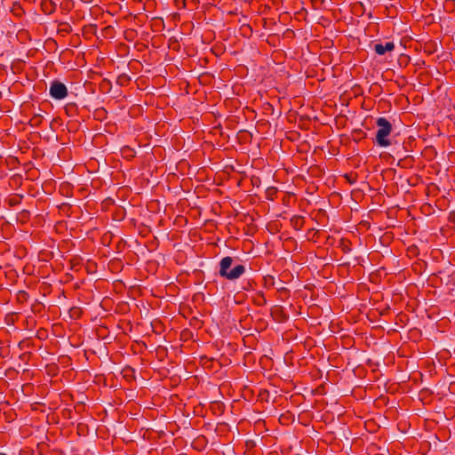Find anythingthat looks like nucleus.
<instances>
[{
  "instance_id": "nucleus-1",
  "label": "nucleus",
  "mask_w": 455,
  "mask_h": 455,
  "mask_svg": "<svg viewBox=\"0 0 455 455\" xmlns=\"http://www.w3.org/2000/svg\"><path fill=\"white\" fill-rule=\"evenodd\" d=\"M233 262V258L230 256L224 257L220 260L219 274L221 277L228 280H235L245 273V267L242 264L235 265L232 269H229Z\"/></svg>"
},
{
  "instance_id": "nucleus-2",
  "label": "nucleus",
  "mask_w": 455,
  "mask_h": 455,
  "mask_svg": "<svg viewBox=\"0 0 455 455\" xmlns=\"http://www.w3.org/2000/svg\"><path fill=\"white\" fill-rule=\"evenodd\" d=\"M378 131L376 133L375 141L382 148L389 147L392 143L388 139L392 132V124L385 117H379L376 121Z\"/></svg>"
},
{
  "instance_id": "nucleus-3",
  "label": "nucleus",
  "mask_w": 455,
  "mask_h": 455,
  "mask_svg": "<svg viewBox=\"0 0 455 455\" xmlns=\"http://www.w3.org/2000/svg\"><path fill=\"white\" fill-rule=\"evenodd\" d=\"M156 343H135L132 346V348L134 353H140L142 351V347H145L146 349L149 348L150 351L154 349L156 352V356L158 358L159 361L164 360V358L169 356L168 348L162 345L155 346Z\"/></svg>"
},
{
  "instance_id": "nucleus-4",
  "label": "nucleus",
  "mask_w": 455,
  "mask_h": 455,
  "mask_svg": "<svg viewBox=\"0 0 455 455\" xmlns=\"http://www.w3.org/2000/svg\"><path fill=\"white\" fill-rule=\"evenodd\" d=\"M49 94L52 99L56 100H61L68 96V91L67 86L62 82L59 80H53L50 84Z\"/></svg>"
},
{
  "instance_id": "nucleus-5",
  "label": "nucleus",
  "mask_w": 455,
  "mask_h": 455,
  "mask_svg": "<svg viewBox=\"0 0 455 455\" xmlns=\"http://www.w3.org/2000/svg\"><path fill=\"white\" fill-rule=\"evenodd\" d=\"M271 316L277 323H284L288 320L289 315L286 314L283 306L275 305L271 308Z\"/></svg>"
},
{
  "instance_id": "nucleus-6",
  "label": "nucleus",
  "mask_w": 455,
  "mask_h": 455,
  "mask_svg": "<svg viewBox=\"0 0 455 455\" xmlns=\"http://www.w3.org/2000/svg\"><path fill=\"white\" fill-rule=\"evenodd\" d=\"M395 47L393 42H387L385 44L381 43L375 44L373 49L378 55L382 56L387 52H392Z\"/></svg>"
},
{
  "instance_id": "nucleus-7",
  "label": "nucleus",
  "mask_w": 455,
  "mask_h": 455,
  "mask_svg": "<svg viewBox=\"0 0 455 455\" xmlns=\"http://www.w3.org/2000/svg\"><path fill=\"white\" fill-rule=\"evenodd\" d=\"M291 225L296 229L300 230L305 223L304 218L299 215H294L290 220Z\"/></svg>"
},
{
  "instance_id": "nucleus-8",
  "label": "nucleus",
  "mask_w": 455,
  "mask_h": 455,
  "mask_svg": "<svg viewBox=\"0 0 455 455\" xmlns=\"http://www.w3.org/2000/svg\"><path fill=\"white\" fill-rule=\"evenodd\" d=\"M122 373H123L124 378L128 381H132V380L135 379V371L133 368H132L130 366L125 367L123 370Z\"/></svg>"
},
{
  "instance_id": "nucleus-9",
  "label": "nucleus",
  "mask_w": 455,
  "mask_h": 455,
  "mask_svg": "<svg viewBox=\"0 0 455 455\" xmlns=\"http://www.w3.org/2000/svg\"><path fill=\"white\" fill-rule=\"evenodd\" d=\"M68 314L72 319H79L83 315V310L80 307H72Z\"/></svg>"
},
{
  "instance_id": "nucleus-10",
  "label": "nucleus",
  "mask_w": 455,
  "mask_h": 455,
  "mask_svg": "<svg viewBox=\"0 0 455 455\" xmlns=\"http://www.w3.org/2000/svg\"><path fill=\"white\" fill-rule=\"evenodd\" d=\"M43 119H44V117L42 115H40V114L34 115L29 120V124L31 126L37 127L42 124Z\"/></svg>"
},
{
  "instance_id": "nucleus-11",
  "label": "nucleus",
  "mask_w": 455,
  "mask_h": 455,
  "mask_svg": "<svg viewBox=\"0 0 455 455\" xmlns=\"http://www.w3.org/2000/svg\"><path fill=\"white\" fill-rule=\"evenodd\" d=\"M278 299L282 301L286 300L290 297V291L287 288L282 287L277 290Z\"/></svg>"
},
{
  "instance_id": "nucleus-12",
  "label": "nucleus",
  "mask_w": 455,
  "mask_h": 455,
  "mask_svg": "<svg viewBox=\"0 0 455 455\" xmlns=\"http://www.w3.org/2000/svg\"><path fill=\"white\" fill-rule=\"evenodd\" d=\"M254 303L258 306H263L267 303V299L262 292H259L256 298H254Z\"/></svg>"
},
{
  "instance_id": "nucleus-13",
  "label": "nucleus",
  "mask_w": 455,
  "mask_h": 455,
  "mask_svg": "<svg viewBox=\"0 0 455 455\" xmlns=\"http://www.w3.org/2000/svg\"><path fill=\"white\" fill-rule=\"evenodd\" d=\"M44 308V305L41 302H35L32 305V311L35 313H40Z\"/></svg>"
},
{
  "instance_id": "nucleus-14",
  "label": "nucleus",
  "mask_w": 455,
  "mask_h": 455,
  "mask_svg": "<svg viewBox=\"0 0 455 455\" xmlns=\"http://www.w3.org/2000/svg\"><path fill=\"white\" fill-rule=\"evenodd\" d=\"M28 298V294L24 291H20L18 294L19 300H27Z\"/></svg>"
},
{
  "instance_id": "nucleus-15",
  "label": "nucleus",
  "mask_w": 455,
  "mask_h": 455,
  "mask_svg": "<svg viewBox=\"0 0 455 455\" xmlns=\"http://www.w3.org/2000/svg\"><path fill=\"white\" fill-rule=\"evenodd\" d=\"M34 346V343H21V342H19L17 343V347L20 348V349H24L25 347H33Z\"/></svg>"
},
{
  "instance_id": "nucleus-16",
  "label": "nucleus",
  "mask_w": 455,
  "mask_h": 455,
  "mask_svg": "<svg viewBox=\"0 0 455 455\" xmlns=\"http://www.w3.org/2000/svg\"><path fill=\"white\" fill-rule=\"evenodd\" d=\"M129 77L126 75L120 76L117 79V82L123 85L124 82L128 81Z\"/></svg>"
},
{
  "instance_id": "nucleus-17",
  "label": "nucleus",
  "mask_w": 455,
  "mask_h": 455,
  "mask_svg": "<svg viewBox=\"0 0 455 455\" xmlns=\"http://www.w3.org/2000/svg\"><path fill=\"white\" fill-rule=\"evenodd\" d=\"M265 282L266 283H269L270 285H274V277L273 276H267V277H265Z\"/></svg>"
},
{
  "instance_id": "nucleus-18",
  "label": "nucleus",
  "mask_w": 455,
  "mask_h": 455,
  "mask_svg": "<svg viewBox=\"0 0 455 455\" xmlns=\"http://www.w3.org/2000/svg\"><path fill=\"white\" fill-rule=\"evenodd\" d=\"M46 333V331L45 330H40L37 331V337L38 339H44V334Z\"/></svg>"
},
{
  "instance_id": "nucleus-19",
  "label": "nucleus",
  "mask_w": 455,
  "mask_h": 455,
  "mask_svg": "<svg viewBox=\"0 0 455 455\" xmlns=\"http://www.w3.org/2000/svg\"><path fill=\"white\" fill-rule=\"evenodd\" d=\"M76 108V105L75 104H68L67 105L66 107V112L68 113V112H71V109L72 108Z\"/></svg>"
},
{
  "instance_id": "nucleus-20",
  "label": "nucleus",
  "mask_w": 455,
  "mask_h": 455,
  "mask_svg": "<svg viewBox=\"0 0 455 455\" xmlns=\"http://www.w3.org/2000/svg\"><path fill=\"white\" fill-rule=\"evenodd\" d=\"M76 108V105L75 104H68L67 105L66 107V112L68 113V112H71V109L72 108Z\"/></svg>"
},
{
  "instance_id": "nucleus-21",
  "label": "nucleus",
  "mask_w": 455,
  "mask_h": 455,
  "mask_svg": "<svg viewBox=\"0 0 455 455\" xmlns=\"http://www.w3.org/2000/svg\"><path fill=\"white\" fill-rule=\"evenodd\" d=\"M18 203H19V201H18V199H17V198H15V197H14V198H11V199L9 200V204H10V205H16Z\"/></svg>"
},
{
  "instance_id": "nucleus-22",
  "label": "nucleus",
  "mask_w": 455,
  "mask_h": 455,
  "mask_svg": "<svg viewBox=\"0 0 455 455\" xmlns=\"http://www.w3.org/2000/svg\"><path fill=\"white\" fill-rule=\"evenodd\" d=\"M303 344H304L305 348H307V349H308V350H309V349H311V348H312V347H313L312 343L305 342V343H303Z\"/></svg>"
},
{
  "instance_id": "nucleus-23",
  "label": "nucleus",
  "mask_w": 455,
  "mask_h": 455,
  "mask_svg": "<svg viewBox=\"0 0 455 455\" xmlns=\"http://www.w3.org/2000/svg\"><path fill=\"white\" fill-rule=\"evenodd\" d=\"M326 349H331L332 343H323Z\"/></svg>"
},
{
  "instance_id": "nucleus-24",
  "label": "nucleus",
  "mask_w": 455,
  "mask_h": 455,
  "mask_svg": "<svg viewBox=\"0 0 455 455\" xmlns=\"http://www.w3.org/2000/svg\"><path fill=\"white\" fill-rule=\"evenodd\" d=\"M172 353H174L175 355H177L178 353V347H172ZM179 352H181V350L180 349Z\"/></svg>"
},
{
  "instance_id": "nucleus-25",
  "label": "nucleus",
  "mask_w": 455,
  "mask_h": 455,
  "mask_svg": "<svg viewBox=\"0 0 455 455\" xmlns=\"http://www.w3.org/2000/svg\"><path fill=\"white\" fill-rule=\"evenodd\" d=\"M446 355H451V353H450L449 349H445V351L443 352L442 356H445Z\"/></svg>"
},
{
  "instance_id": "nucleus-26",
  "label": "nucleus",
  "mask_w": 455,
  "mask_h": 455,
  "mask_svg": "<svg viewBox=\"0 0 455 455\" xmlns=\"http://www.w3.org/2000/svg\"><path fill=\"white\" fill-rule=\"evenodd\" d=\"M67 28H64V30L67 31V32H69L70 31V27L68 24H65Z\"/></svg>"
},
{
  "instance_id": "nucleus-27",
  "label": "nucleus",
  "mask_w": 455,
  "mask_h": 455,
  "mask_svg": "<svg viewBox=\"0 0 455 455\" xmlns=\"http://www.w3.org/2000/svg\"><path fill=\"white\" fill-rule=\"evenodd\" d=\"M233 344L234 343H231V342L227 343V347L232 349Z\"/></svg>"
},
{
  "instance_id": "nucleus-28",
  "label": "nucleus",
  "mask_w": 455,
  "mask_h": 455,
  "mask_svg": "<svg viewBox=\"0 0 455 455\" xmlns=\"http://www.w3.org/2000/svg\"><path fill=\"white\" fill-rule=\"evenodd\" d=\"M70 345L73 346L74 347H76L77 346L76 345H74L73 342H70Z\"/></svg>"
},
{
  "instance_id": "nucleus-29",
  "label": "nucleus",
  "mask_w": 455,
  "mask_h": 455,
  "mask_svg": "<svg viewBox=\"0 0 455 455\" xmlns=\"http://www.w3.org/2000/svg\"><path fill=\"white\" fill-rule=\"evenodd\" d=\"M70 345L73 346L74 347H76L77 346L76 345H74L73 342H70Z\"/></svg>"
},
{
  "instance_id": "nucleus-30",
  "label": "nucleus",
  "mask_w": 455,
  "mask_h": 455,
  "mask_svg": "<svg viewBox=\"0 0 455 455\" xmlns=\"http://www.w3.org/2000/svg\"><path fill=\"white\" fill-rule=\"evenodd\" d=\"M70 345L73 346L74 347H76L77 346L76 345H74L73 342H70Z\"/></svg>"
},
{
  "instance_id": "nucleus-31",
  "label": "nucleus",
  "mask_w": 455,
  "mask_h": 455,
  "mask_svg": "<svg viewBox=\"0 0 455 455\" xmlns=\"http://www.w3.org/2000/svg\"><path fill=\"white\" fill-rule=\"evenodd\" d=\"M454 344H455V343H451V347L454 349V352H455V347H453V345H454Z\"/></svg>"
},
{
  "instance_id": "nucleus-32",
  "label": "nucleus",
  "mask_w": 455,
  "mask_h": 455,
  "mask_svg": "<svg viewBox=\"0 0 455 455\" xmlns=\"http://www.w3.org/2000/svg\"><path fill=\"white\" fill-rule=\"evenodd\" d=\"M401 162H402V161H399V163H398V165H399V166H403V165H402V164H401Z\"/></svg>"
}]
</instances>
